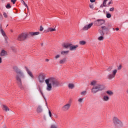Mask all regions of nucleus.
<instances>
[{
	"mask_svg": "<svg viewBox=\"0 0 128 128\" xmlns=\"http://www.w3.org/2000/svg\"><path fill=\"white\" fill-rule=\"evenodd\" d=\"M12 68L14 72L16 74V80L19 88L20 90H24V88L22 86V81L26 80L24 73L20 68L18 67V66H14Z\"/></svg>",
	"mask_w": 128,
	"mask_h": 128,
	"instance_id": "1",
	"label": "nucleus"
},
{
	"mask_svg": "<svg viewBox=\"0 0 128 128\" xmlns=\"http://www.w3.org/2000/svg\"><path fill=\"white\" fill-rule=\"evenodd\" d=\"M46 84V90L48 92H50L52 88H58L60 86V82L54 77H50L45 80Z\"/></svg>",
	"mask_w": 128,
	"mask_h": 128,
	"instance_id": "2",
	"label": "nucleus"
},
{
	"mask_svg": "<svg viewBox=\"0 0 128 128\" xmlns=\"http://www.w3.org/2000/svg\"><path fill=\"white\" fill-rule=\"evenodd\" d=\"M90 85L94 86L91 89V92L93 94H96L98 92H102V90H104L106 88L104 85L102 84H98L96 80L92 81L90 83Z\"/></svg>",
	"mask_w": 128,
	"mask_h": 128,
	"instance_id": "3",
	"label": "nucleus"
},
{
	"mask_svg": "<svg viewBox=\"0 0 128 128\" xmlns=\"http://www.w3.org/2000/svg\"><path fill=\"white\" fill-rule=\"evenodd\" d=\"M112 122L116 128H123L124 122L120 120L116 116H114L112 118Z\"/></svg>",
	"mask_w": 128,
	"mask_h": 128,
	"instance_id": "4",
	"label": "nucleus"
},
{
	"mask_svg": "<svg viewBox=\"0 0 128 128\" xmlns=\"http://www.w3.org/2000/svg\"><path fill=\"white\" fill-rule=\"evenodd\" d=\"M28 38V33H22L18 36L17 40L19 42H22L26 40Z\"/></svg>",
	"mask_w": 128,
	"mask_h": 128,
	"instance_id": "5",
	"label": "nucleus"
},
{
	"mask_svg": "<svg viewBox=\"0 0 128 128\" xmlns=\"http://www.w3.org/2000/svg\"><path fill=\"white\" fill-rule=\"evenodd\" d=\"M116 72H118V70H116V69L114 70H112V74H109L107 78H108V80H112V78H116Z\"/></svg>",
	"mask_w": 128,
	"mask_h": 128,
	"instance_id": "6",
	"label": "nucleus"
},
{
	"mask_svg": "<svg viewBox=\"0 0 128 128\" xmlns=\"http://www.w3.org/2000/svg\"><path fill=\"white\" fill-rule=\"evenodd\" d=\"M46 78V75L44 73L40 74L38 76V80L40 84H42L44 82Z\"/></svg>",
	"mask_w": 128,
	"mask_h": 128,
	"instance_id": "7",
	"label": "nucleus"
},
{
	"mask_svg": "<svg viewBox=\"0 0 128 128\" xmlns=\"http://www.w3.org/2000/svg\"><path fill=\"white\" fill-rule=\"evenodd\" d=\"M70 106H72V103H68L64 105L62 107V110L64 112H68L70 108Z\"/></svg>",
	"mask_w": 128,
	"mask_h": 128,
	"instance_id": "8",
	"label": "nucleus"
},
{
	"mask_svg": "<svg viewBox=\"0 0 128 128\" xmlns=\"http://www.w3.org/2000/svg\"><path fill=\"white\" fill-rule=\"evenodd\" d=\"M72 43L70 42H64L62 44V46L64 48H70Z\"/></svg>",
	"mask_w": 128,
	"mask_h": 128,
	"instance_id": "9",
	"label": "nucleus"
},
{
	"mask_svg": "<svg viewBox=\"0 0 128 128\" xmlns=\"http://www.w3.org/2000/svg\"><path fill=\"white\" fill-rule=\"evenodd\" d=\"M24 68H25L28 74V76H30V78H34V74H32V71L30 70L28 68V66H24Z\"/></svg>",
	"mask_w": 128,
	"mask_h": 128,
	"instance_id": "10",
	"label": "nucleus"
},
{
	"mask_svg": "<svg viewBox=\"0 0 128 128\" xmlns=\"http://www.w3.org/2000/svg\"><path fill=\"white\" fill-rule=\"evenodd\" d=\"M96 26H102L104 24V20H97L95 21Z\"/></svg>",
	"mask_w": 128,
	"mask_h": 128,
	"instance_id": "11",
	"label": "nucleus"
},
{
	"mask_svg": "<svg viewBox=\"0 0 128 128\" xmlns=\"http://www.w3.org/2000/svg\"><path fill=\"white\" fill-rule=\"evenodd\" d=\"M0 30L2 36H4L6 40H8V36H6V32H4V30H2V24H0Z\"/></svg>",
	"mask_w": 128,
	"mask_h": 128,
	"instance_id": "12",
	"label": "nucleus"
},
{
	"mask_svg": "<svg viewBox=\"0 0 128 128\" xmlns=\"http://www.w3.org/2000/svg\"><path fill=\"white\" fill-rule=\"evenodd\" d=\"M93 25H94V23L92 22L90 24L88 25H86L82 28V30H90V28H92V26Z\"/></svg>",
	"mask_w": 128,
	"mask_h": 128,
	"instance_id": "13",
	"label": "nucleus"
},
{
	"mask_svg": "<svg viewBox=\"0 0 128 128\" xmlns=\"http://www.w3.org/2000/svg\"><path fill=\"white\" fill-rule=\"evenodd\" d=\"M78 48V45H72V44H71L70 50L72 52V50H76V48Z\"/></svg>",
	"mask_w": 128,
	"mask_h": 128,
	"instance_id": "14",
	"label": "nucleus"
},
{
	"mask_svg": "<svg viewBox=\"0 0 128 128\" xmlns=\"http://www.w3.org/2000/svg\"><path fill=\"white\" fill-rule=\"evenodd\" d=\"M8 55V52L4 50H2L0 52V56H6Z\"/></svg>",
	"mask_w": 128,
	"mask_h": 128,
	"instance_id": "15",
	"label": "nucleus"
},
{
	"mask_svg": "<svg viewBox=\"0 0 128 128\" xmlns=\"http://www.w3.org/2000/svg\"><path fill=\"white\" fill-rule=\"evenodd\" d=\"M2 110L6 112H10V108H8V107L5 104L2 105Z\"/></svg>",
	"mask_w": 128,
	"mask_h": 128,
	"instance_id": "16",
	"label": "nucleus"
},
{
	"mask_svg": "<svg viewBox=\"0 0 128 128\" xmlns=\"http://www.w3.org/2000/svg\"><path fill=\"white\" fill-rule=\"evenodd\" d=\"M36 112L38 114H40V112H42V106L40 105H39L36 109Z\"/></svg>",
	"mask_w": 128,
	"mask_h": 128,
	"instance_id": "17",
	"label": "nucleus"
},
{
	"mask_svg": "<svg viewBox=\"0 0 128 128\" xmlns=\"http://www.w3.org/2000/svg\"><path fill=\"white\" fill-rule=\"evenodd\" d=\"M66 62V58H65L60 60L59 61L60 64H64Z\"/></svg>",
	"mask_w": 128,
	"mask_h": 128,
	"instance_id": "18",
	"label": "nucleus"
},
{
	"mask_svg": "<svg viewBox=\"0 0 128 128\" xmlns=\"http://www.w3.org/2000/svg\"><path fill=\"white\" fill-rule=\"evenodd\" d=\"M101 28L103 30V32H108V30H110V29H108V27L106 26H102Z\"/></svg>",
	"mask_w": 128,
	"mask_h": 128,
	"instance_id": "19",
	"label": "nucleus"
},
{
	"mask_svg": "<svg viewBox=\"0 0 128 128\" xmlns=\"http://www.w3.org/2000/svg\"><path fill=\"white\" fill-rule=\"evenodd\" d=\"M29 34L32 36H38L40 34V32H30Z\"/></svg>",
	"mask_w": 128,
	"mask_h": 128,
	"instance_id": "20",
	"label": "nucleus"
},
{
	"mask_svg": "<svg viewBox=\"0 0 128 128\" xmlns=\"http://www.w3.org/2000/svg\"><path fill=\"white\" fill-rule=\"evenodd\" d=\"M56 26H55V27L54 28H48V32H56Z\"/></svg>",
	"mask_w": 128,
	"mask_h": 128,
	"instance_id": "21",
	"label": "nucleus"
},
{
	"mask_svg": "<svg viewBox=\"0 0 128 128\" xmlns=\"http://www.w3.org/2000/svg\"><path fill=\"white\" fill-rule=\"evenodd\" d=\"M68 88H70V90H72L73 88H74V84L72 83L68 84Z\"/></svg>",
	"mask_w": 128,
	"mask_h": 128,
	"instance_id": "22",
	"label": "nucleus"
},
{
	"mask_svg": "<svg viewBox=\"0 0 128 128\" xmlns=\"http://www.w3.org/2000/svg\"><path fill=\"white\" fill-rule=\"evenodd\" d=\"M110 100V97L108 96H104L103 97V100L104 102H108Z\"/></svg>",
	"mask_w": 128,
	"mask_h": 128,
	"instance_id": "23",
	"label": "nucleus"
},
{
	"mask_svg": "<svg viewBox=\"0 0 128 128\" xmlns=\"http://www.w3.org/2000/svg\"><path fill=\"white\" fill-rule=\"evenodd\" d=\"M68 52H70L69 50H68V51H62L61 52V54H62V56H66V55L68 54Z\"/></svg>",
	"mask_w": 128,
	"mask_h": 128,
	"instance_id": "24",
	"label": "nucleus"
},
{
	"mask_svg": "<svg viewBox=\"0 0 128 128\" xmlns=\"http://www.w3.org/2000/svg\"><path fill=\"white\" fill-rule=\"evenodd\" d=\"M106 94H108V96H112L114 94V92L112 90H108L106 92Z\"/></svg>",
	"mask_w": 128,
	"mask_h": 128,
	"instance_id": "25",
	"label": "nucleus"
},
{
	"mask_svg": "<svg viewBox=\"0 0 128 128\" xmlns=\"http://www.w3.org/2000/svg\"><path fill=\"white\" fill-rule=\"evenodd\" d=\"M79 44H80V46H84V44H86V42L84 40H82L79 42Z\"/></svg>",
	"mask_w": 128,
	"mask_h": 128,
	"instance_id": "26",
	"label": "nucleus"
},
{
	"mask_svg": "<svg viewBox=\"0 0 128 128\" xmlns=\"http://www.w3.org/2000/svg\"><path fill=\"white\" fill-rule=\"evenodd\" d=\"M99 33L100 34V36H104V30H98Z\"/></svg>",
	"mask_w": 128,
	"mask_h": 128,
	"instance_id": "27",
	"label": "nucleus"
},
{
	"mask_svg": "<svg viewBox=\"0 0 128 128\" xmlns=\"http://www.w3.org/2000/svg\"><path fill=\"white\" fill-rule=\"evenodd\" d=\"M108 0H104L102 3L103 6L106 7V6H106V2H108Z\"/></svg>",
	"mask_w": 128,
	"mask_h": 128,
	"instance_id": "28",
	"label": "nucleus"
},
{
	"mask_svg": "<svg viewBox=\"0 0 128 128\" xmlns=\"http://www.w3.org/2000/svg\"><path fill=\"white\" fill-rule=\"evenodd\" d=\"M107 18H112V14L108 13L106 15Z\"/></svg>",
	"mask_w": 128,
	"mask_h": 128,
	"instance_id": "29",
	"label": "nucleus"
},
{
	"mask_svg": "<svg viewBox=\"0 0 128 128\" xmlns=\"http://www.w3.org/2000/svg\"><path fill=\"white\" fill-rule=\"evenodd\" d=\"M86 91H83L82 92H80V95L81 96H86Z\"/></svg>",
	"mask_w": 128,
	"mask_h": 128,
	"instance_id": "30",
	"label": "nucleus"
},
{
	"mask_svg": "<svg viewBox=\"0 0 128 128\" xmlns=\"http://www.w3.org/2000/svg\"><path fill=\"white\" fill-rule=\"evenodd\" d=\"M104 38V36H100L99 38H98V40H102Z\"/></svg>",
	"mask_w": 128,
	"mask_h": 128,
	"instance_id": "31",
	"label": "nucleus"
},
{
	"mask_svg": "<svg viewBox=\"0 0 128 128\" xmlns=\"http://www.w3.org/2000/svg\"><path fill=\"white\" fill-rule=\"evenodd\" d=\"M58 126L57 125L53 124L51 126V128H58Z\"/></svg>",
	"mask_w": 128,
	"mask_h": 128,
	"instance_id": "32",
	"label": "nucleus"
},
{
	"mask_svg": "<svg viewBox=\"0 0 128 128\" xmlns=\"http://www.w3.org/2000/svg\"><path fill=\"white\" fill-rule=\"evenodd\" d=\"M78 102H80V103L82 102H84V98H80L78 100Z\"/></svg>",
	"mask_w": 128,
	"mask_h": 128,
	"instance_id": "33",
	"label": "nucleus"
},
{
	"mask_svg": "<svg viewBox=\"0 0 128 128\" xmlns=\"http://www.w3.org/2000/svg\"><path fill=\"white\" fill-rule=\"evenodd\" d=\"M112 70V66H109L108 68H107L106 70L107 72H110Z\"/></svg>",
	"mask_w": 128,
	"mask_h": 128,
	"instance_id": "34",
	"label": "nucleus"
},
{
	"mask_svg": "<svg viewBox=\"0 0 128 128\" xmlns=\"http://www.w3.org/2000/svg\"><path fill=\"white\" fill-rule=\"evenodd\" d=\"M12 8V6H10V4H8L6 6V8Z\"/></svg>",
	"mask_w": 128,
	"mask_h": 128,
	"instance_id": "35",
	"label": "nucleus"
},
{
	"mask_svg": "<svg viewBox=\"0 0 128 128\" xmlns=\"http://www.w3.org/2000/svg\"><path fill=\"white\" fill-rule=\"evenodd\" d=\"M122 64H120L118 68V70H122Z\"/></svg>",
	"mask_w": 128,
	"mask_h": 128,
	"instance_id": "36",
	"label": "nucleus"
},
{
	"mask_svg": "<svg viewBox=\"0 0 128 128\" xmlns=\"http://www.w3.org/2000/svg\"><path fill=\"white\" fill-rule=\"evenodd\" d=\"M60 58V54L56 55L55 56L56 60H58V58Z\"/></svg>",
	"mask_w": 128,
	"mask_h": 128,
	"instance_id": "37",
	"label": "nucleus"
},
{
	"mask_svg": "<svg viewBox=\"0 0 128 128\" xmlns=\"http://www.w3.org/2000/svg\"><path fill=\"white\" fill-rule=\"evenodd\" d=\"M48 114H49L50 117L52 118V112L50 110H48Z\"/></svg>",
	"mask_w": 128,
	"mask_h": 128,
	"instance_id": "38",
	"label": "nucleus"
},
{
	"mask_svg": "<svg viewBox=\"0 0 128 128\" xmlns=\"http://www.w3.org/2000/svg\"><path fill=\"white\" fill-rule=\"evenodd\" d=\"M114 8L112 7V8H110V12H114Z\"/></svg>",
	"mask_w": 128,
	"mask_h": 128,
	"instance_id": "39",
	"label": "nucleus"
},
{
	"mask_svg": "<svg viewBox=\"0 0 128 128\" xmlns=\"http://www.w3.org/2000/svg\"><path fill=\"white\" fill-rule=\"evenodd\" d=\"M39 90H40L41 94H42V96H44V94H42V88H40V87H39Z\"/></svg>",
	"mask_w": 128,
	"mask_h": 128,
	"instance_id": "40",
	"label": "nucleus"
},
{
	"mask_svg": "<svg viewBox=\"0 0 128 128\" xmlns=\"http://www.w3.org/2000/svg\"><path fill=\"white\" fill-rule=\"evenodd\" d=\"M22 2H23L24 6H28V4H26V2H24V0H22Z\"/></svg>",
	"mask_w": 128,
	"mask_h": 128,
	"instance_id": "41",
	"label": "nucleus"
},
{
	"mask_svg": "<svg viewBox=\"0 0 128 128\" xmlns=\"http://www.w3.org/2000/svg\"><path fill=\"white\" fill-rule=\"evenodd\" d=\"M11 2H12L13 4H16V0H11Z\"/></svg>",
	"mask_w": 128,
	"mask_h": 128,
	"instance_id": "42",
	"label": "nucleus"
},
{
	"mask_svg": "<svg viewBox=\"0 0 128 128\" xmlns=\"http://www.w3.org/2000/svg\"><path fill=\"white\" fill-rule=\"evenodd\" d=\"M3 16H4V18H8V14L6 12H4Z\"/></svg>",
	"mask_w": 128,
	"mask_h": 128,
	"instance_id": "43",
	"label": "nucleus"
},
{
	"mask_svg": "<svg viewBox=\"0 0 128 128\" xmlns=\"http://www.w3.org/2000/svg\"><path fill=\"white\" fill-rule=\"evenodd\" d=\"M42 30H44V28L42 27V26H40V32H42Z\"/></svg>",
	"mask_w": 128,
	"mask_h": 128,
	"instance_id": "44",
	"label": "nucleus"
},
{
	"mask_svg": "<svg viewBox=\"0 0 128 128\" xmlns=\"http://www.w3.org/2000/svg\"><path fill=\"white\" fill-rule=\"evenodd\" d=\"M89 6L90 8H94V5L93 4H90Z\"/></svg>",
	"mask_w": 128,
	"mask_h": 128,
	"instance_id": "45",
	"label": "nucleus"
},
{
	"mask_svg": "<svg viewBox=\"0 0 128 128\" xmlns=\"http://www.w3.org/2000/svg\"><path fill=\"white\" fill-rule=\"evenodd\" d=\"M2 59L1 57H0V64H2Z\"/></svg>",
	"mask_w": 128,
	"mask_h": 128,
	"instance_id": "46",
	"label": "nucleus"
},
{
	"mask_svg": "<svg viewBox=\"0 0 128 128\" xmlns=\"http://www.w3.org/2000/svg\"><path fill=\"white\" fill-rule=\"evenodd\" d=\"M90 2H96V0H90Z\"/></svg>",
	"mask_w": 128,
	"mask_h": 128,
	"instance_id": "47",
	"label": "nucleus"
},
{
	"mask_svg": "<svg viewBox=\"0 0 128 128\" xmlns=\"http://www.w3.org/2000/svg\"><path fill=\"white\" fill-rule=\"evenodd\" d=\"M104 4H102L100 5V8H104Z\"/></svg>",
	"mask_w": 128,
	"mask_h": 128,
	"instance_id": "48",
	"label": "nucleus"
},
{
	"mask_svg": "<svg viewBox=\"0 0 128 128\" xmlns=\"http://www.w3.org/2000/svg\"><path fill=\"white\" fill-rule=\"evenodd\" d=\"M116 30H120V28H116Z\"/></svg>",
	"mask_w": 128,
	"mask_h": 128,
	"instance_id": "49",
	"label": "nucleus"
},
{
	"mask_svg": "<svg viewBox=\"0 0 128 128\" xmlns=\"http://www.w3.org/2000/svg\"><path fill=\"white\" fill-rule=\"evenodd\" d=\"M54 116H55L56 118H58V115H56V114H55Z\"/></svg>",
	"mask_w": 128,
	"mask_h": 128,
	"instance_id": "50",
	"label": "nucleus"
},
{
	"mask_svg": "<svg viewBox=\"0 0 128 128\" xmlns=\"http://www.w3.org/2000/svg\"><path fill=\"white\" fill-rule=\"evenodd\" d=\"M112 4V2H109L108 3V6H110V4Z\"/></svg>",
	"mask_w": 128,
	"mask_h": 128,
	"instance_id": "51",
	"label": "nucleus"
},
{
	"mask_svg": "<svg viewBox=\"0 0 128 128\" xmlns=\"http://www.w3.org/2000/svg\"><path fill=\"white\" fill-rule=\"evenodd\" d=\"M49 60H48V59H46V62H49Z\"/></svg>",
	"mask_w": 128,
	"mask_h": 128,
	"instance_id": "52",
	"label": "nucleus"
},
{
	"mask_svg": "<svg viewBox=\"0 0 128 128\" xmlns=\"http://www.w3.org/2000/svg\"><path fill=\"white\" fill-rule=\"evenodd\" d=\"M26 8H27L28 10V6H26Z\"/></svg>",
	"mask_w": 128,
	"mask_h": 128,
	"instance_id": "53",
	"label": "nucleus"
},
{
	"mask_svg": "<svg viewBox=\"0 0 128 128\" xmlns=\"http://www.w3.org/2000/svg\"><path fill=\"white\" fill-rule=\"evenodd\" d=\"M126 93H127L128 94V90H126Z\"/></svg>",
	"mask_w": 128,
	"mask_h": 128,
	"instance_id": "54",
	"label": "nucleus"
},
{
	"mask_svg": "<svg viewBox=\"0 0 128 128\" xmlns=\"http://www.w3.org/2000/svg\"><path fill=\"white\" fill-rule=\"evenodd\" d=\"M10 32H12L14 31L12 30H10Z\"/></svg>",
	"mask_w": 128,
	"mask_h": 128,
	"instance_id": "55",
	"label": "nucleus"
},
{
	"mask_svg": "<svg viewBox=\"0 0 128 128\" xmlns=\"http://www.w3.org/2000/svg\"><path fill=\"white\" fill-rule=\"evenodd\" d=\"M43 44H42V46Z\"/></svg>",
	"mask_w": 128,
	"mask_h": 128,
	"instance_id": "56",
	"label": "nucleus"
}]
</instances>
